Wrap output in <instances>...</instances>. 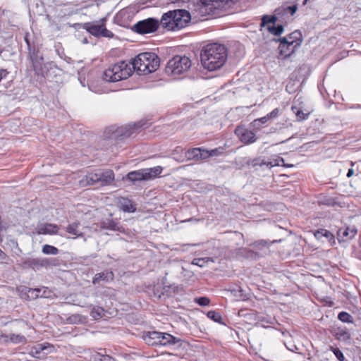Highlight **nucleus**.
Returning <instances> with one entry per match:
<instances>
[{
    "label": "nucleus",
    "mask_w": 361,
    "mask_h": 361,
    "mask_svg": "<svg viewBox=\"0 0 361 361\" xmlns=\"http://www.w3.org/2000/svg\"><path fill=\"white\" fill-rule=\"evenodd\" d=\"M192 66L191 59L186 56L176 55L170 59L166 67L168 74L180 75L188 72Z\"/></svg>",
    "instance_id": "39448f33"
},
{
    "label": "nucleus",
    "mask_w": 361,
    "mask_h": 361,
    "mask_svg": "<svg viewBox=\"0 0 361 361\" xmlns=\"http://www.w3.org/2000/svg\"><path fill=\"white\" fill-rule=\"evenodd\" d=\"M161 332L159 331H149L143 335L145 342L152 346H159V336Z\"/></svg>",
    "instance_id": "4be33fe9"
},
{
    "label": "nucleus",
    "mask_w": 361,
    "mask_h": 361,
    "mask_svg": "<svg viewBox=\"0 0 361 361\" xmlns=\"http://www.w3.org/2000/svg\"><path fill=\"white\" fill-rule=\"evenodd\" d=\"M281 166H283V167H286V168H291L293 166V164H285L283 162V163H281Z\"/></svg>",
    "instance_id": "13d9d810"
},
{
    "label": "nucleus",
    "mask_w": 361,
    "mask_h": 361,
    "mask_svg": "<svg viewBox=\"0 0 361 361\" xmlns=\"http://www.w3.org/2000/svg\"><path fill=\"white\" fill-rule=\"evenodd\" d=\"M24 40L28 47V49H30V39H29V33H26L24 36Z\"/></svg>",
    "instance_id": "5fc2aeb1"
},
{
    "label": "nucleus",
    "mask_w": 361,
    "mask_h": 361,
    "mask_svg": "<svg viewBox=\"0 0 361 361\" xmlns=\"http://www.w3.org/2000/svg\"><path fill=\"white\" fill-rule=\"evenodd\" d=\"M307 1H308V0H305V1H304V2H303V4H304V5H305V4H306L307 3Z\"/></svg>",
    "instance_id": "0e129e2a"
},
{
    "label": "nucleus",
    "mask_w": 361,
    "mask_h": 361,
    "mask_svg": "<svg viewBox=\"0 0 361 361\" xmlns=\"http://www.w3.org/2000/svg\"><path fill=\"white\" fill-rule=\"evenodd\" d=\"M114 279V274L112 271H104L100 273L96 274L92 278V283L97 284L100 281H104L106 283L113 281Z\"/></svg>",
    "instance_id": "6ab92c4d"
},
{
    "label": "nucleus",
    "mask_w": 361,
    "mask_h": 361,
    "mask_svg": "<svg viewBox=\"0 0 361 361\" xmlns=\"http://www.w3.org/2000/svg\"><path fill=\"white\" fill-rule=\"evenodd\" d=\"M108 228L112 230H118L117 224L114 221L109 223Z\"/></svg>",
    "instance_id": "864d4df0"
},
{
    "label": "nucleus",
    "mask_w": 361,
    "mask_h": 361,
    "mask_svg": "<svg viewBox=\"0 0 361 361\" xmlns=\"http://www.w3.org/2000/svg\"><path fill=\"white\" fill-rule=\"evenodd\" d=\"M176 338L171 334L161 332L159 346H167L176 343Z\"/></svg>",
    "instance_id": "b1692460"
},
{
    "label": "nucleus",
    "mask_w": 361,
    "mask_h": 361,
    "mask_svg": "<svg viewBox=\"0 0 361 361\" xmlns=\"http://www.w3.org/2000/svg\"><path fill=\"white\" fill-rule=\"evenodd\" d=\"M18 295L22 300L30 301L39 298L41 288H32L25 286H20L17 288Z\"/></svg>",
    "instance_id": "ddd939ff"
},
{
    "label": "nucleus",
    "mask_w": 361,
    "mask_h": 361,
    "mask_svg": "<svg viewBox=\"0 0 361 361\" xmlns=\"http://www.w3.org/2000/svg\"><path fill=\"white\" fill-rule=\"evenodd\" d=\"M118 205L120 209L124 212L133 213L136 211L135 205L133 203L132 200L127 197H118Z\"/></svg>",
    "instance_id": "a211bd4d"
},
{
    "label": "nucleus",
    "mask_w": 361,
    "mask_h": 361,
    "mask_svg": "<svg viewBox=\"0 0 361 361\" xmlns=\"http://www.w3.org/2000/svg\"><path fill=\"white\" fill-rule=\"evenodd\" d=\"M98 178L101 186H107L114 182L115 175L114 171L109 169L103 172H98Z\"/></svg>",
    "instance_id": "f3484780"
},
{
    "label": "nucleus",
    "mask_w": 361,
    "mask_h": 361,
    "mask_svg": "<svg viewBox=\"0 0 361 361\" xmlns=\"http://www.w3.org/2000/svg\"><path fill=\"white\" fill-rule=\"evenodd\" d=\"M162 171L161 166H156L149 169H142L133 171L123 177V180H128L132 183L142 180H148L157 178Z\"/></svg>",
    "instance_id": "423d86ee"
},
{
    "label": "nucleus",
    "mask_w": 361,
    "mask_h": 361,
    "mask_svg": "<svg viewBox=\"0 0 361 361\" xmlns=\"http://www.w3.org/2000/svg\"><path fill=\"white\" fill-rule=\"evenodd\" d=\"M105 134L107 137L109 138H123L129 137L132 134V130L130 128L128 127H118L115 128L114 126H111L106 129Z\"/></svg>",
    "instance_id": "f8f14e48"
},
{
    "label": "nucleus",
    "mask_w": 361,
    "mask_h": 361,
    "mask_svg": "<svg viewBox=\"0 0 361 361\" xmlns=\"http://www.w3.org/2000/svg\"><path fill=\"white\" fill-rule=\"evenodd\" d=\"M195 302L200 306H208L211 300L207 297H199L195 298Z\"/></svg>",
    "instance_id": "a19ab883"
},
{
    "label": "nucleus",
    "mask_w": 361,
    "mask_h": 361,
    "mask_svg": "<svg viewBox=\"0 0 361 361\" xmlns=\"http://www.w3.org/2000/svg\"><path fill=\"white\" fill-rule=\"evenodd\" d=\"M133 72L130 61H120L109 66L103 71L102 78L105 82H114L128 78Z\"/></svg>",
    "instance_id": "f03ea898"
},
{
    "label": "nucleus",
    "mask_w": 361,
    "mask_h": 361,
    "mask_svg": "<svg viewBox=\"0 0 361 361\" xmlns=\"http://www.w3.org/2000/svg\"><path fill=\"white\" fill-rule=\"evenodd\" d=\"M59 229V226L56 224H45L39 228L37 233L42 235H54L58 233Z\"/></svg>",
    "instance_id": "5701e85b"
},
{
    "label": "nucleus",
    "mask_w": 361,
    "mask_h": 361,
    "mask_svg": "<svg viewBox=\"0 0 361 361\" xmlns=\"http://www.w3.org/2000/svg\"><path fill=\"white\" fill-rule=\"evenodd\" d=\"M267 29H268L269 32H271V34H273L275 36L281 35L283 33V30H284L283 26L281 25H279L277 26H274V25L270 26V25H268L267 26Z\"/></svg>",
    "instance_id": "e433bc0d"
},
{
    "label": "nucleus",
    "mask_w": 361,
    "mask_h": 361,
    "mask_svg": "<svg viewBox=\"0 0 361 361\" xmlns=\"http://www.w3.org/2000/svg\"><path fill=\"white\" fill-rule=\"evenodd\" d=\"M314 235L317 240H321L322 237H326V238H333L332 233L326 229H319L316 231L314 233Z\"/></svg>",
    "instance_id": "473e14b6"
},
{
    "label": "nucleus",
    "mask_w": 361,
    "mask_h": 361,
    "mask_svg": "<svg viewBox=\"0 0 361 361\" xmlns=\"http://www.w3.org/2000/svg\"><path fill=\"white\" fill-rule=\"evenodd\" d=\"M80 226V223L78 221L73 222L66 227V231L72 234L73 235H75L76 237L81 235V234L78 233V228Z\"/></svg>",
    "instance_id": "7c9ffc66"
},
{
    "label": "nucleus",
    "mask_w": 361,
    "mask_h": 361,
    "mask_svg": "<svg viewBox=\"0 0 361 361\" xmlns=\"http://www.w3.org/2000/svg\"><path fill=\"white\" fill-rule=\"evenodd\" d=\"M160 22L154 18H149L147 19L138 21L133 27L135 32L139 34L152 33L157 30Z\"/></svg>",
    "instance_id": "1a4fd4ad"
},
{
    "label": "nucleus",
    "mask_w": 361,
    "mask_h": 361,
    "mask_svg": "<svg viewBox=\"0 0 361 361\" xmlns=\"http://www.w3.org/2000/svg\"><path fill=\"white\" fill-rule=\"evenodd\" d=\"M92 361H115L113 357L108 355H102L97 353L92 356Z\"/></svg>",
    "instance_id": "58836bf2"
},
{
    "label": "nucleus",
    "mask_w": 361,
    "mask_h": 361,
    "mask_svg": "<svg viewBox=\"0 0 361 361\" xmlns=\"http://www.w3.org/2000/svg\"><path fill=\"white\" fill-rule=\"evenodd\" d=\"M54 347L48 342L38 343L32 346L28 352L29 355L37 359H44L47 355L54 351Z\"/></svg>",
    "instance_id": "9d476101"
},
{
    "label": "nucleus",
    "mask_w": 361,
    "mask_h": 361,
    "mask_svg": "<svg viewBox=\"0 0 361 361\" xmlns=\"http://www.w3.org/2000/svg\"><path fill=\"white\" fill-rule=\"evenodd\" d=\"M356 164H357L356 162L350 161L351 167H353Z\"/></svg>",
    "instance_id": "052dcab7"
},
{
    "label": "nucleus",
    "mask_w": 361,
    "mask_h": 361,
    "mask_svg": "<svg viewBox=\"0 0 361 361\" xmlns=\"http://www.w3.org/2000/svg\"><path fill=\"white\" fill-rule=\"evenodd\" d=\"M81 187L92 186L99 183L98 173H88L79 182Z\"/></svg>",
    "instance_id": "412c9836"
},
{
    "label": "nucleus",
    "mask_w": 361,
    "mask_h": 361,
    "mask_svg": "<svg viewBox=\"0 0 361 361\" xmlns=\"http://www.w3.org/2000/svg\"><path fill=\"white\" fill-rule=\"evenodd\" d=\"M224 148L223 147H219L215 148L214 149L209 150V156L211 157H216L224 154Z\"/></svg>",
    "instance_id": "37998d69"
},
{
    "label": "nucleus",
    "mask_w": 361,
    "mask_h": 361,
    "mask_svg": "<svg viewBox=\"0 0 361 361\" xmlns=\"http://www.w3.org/2000/svg\"><path fill=\"white\" fill-rule=\"evenodd\" d=\"M297 5L288 6L279 8L277 11V14L281 16H286L289 14L290 16H293L297 11Z\"/></svg>",
    "instance_id": "bb28decb"
},
{
    "label": "nucleus",
    "mask_w": 361,
    "mask_h": 361,
    "mask_svg": "<svg viewBox=\"0 0 361 361\" xmlns=\"http://www.w3.org/2000/svg\"><path fill=\"white\" fill-rule=\"evenodd\" d=\"M190 19V14L186 10H174L164 13L160 24L168 30L173 31L186 27Z\"/></svg>",
    "instance_id": "20e7f679"
},
{
    "label": "nucleus",
    "mask_w": 361,
    "mask_h": 361,
    "mask_svg": "<svg viewBox=\"0 0 361 361\" xmlns=\"http://www.w3.org/2000/svg\"><path fill=\"white\" fill-rule=\"evenodd\" d=\"M133 71L147 75L157 70L160 64L159 56L152 52H142L130 60Z\"/></svg>",
    "instance_id": "7ed1b4c3"
},
{
    "label": "nucleus",
    "mask_w": 361,
    "mask_h": 361,
    "mask_svg": "<svg viewBox=\"0 0 361 361\" xmlns=\"http://www.w3.org/2000/svg\"><path fill=\"white\" fill-rule=\"evenodd\" d=\"M291 109L295 113L297 121H298L306 120L309 116V114L304 113L302 110L298 109L296 106H293Z\"/></svg>",
    "instance_id": "4c0bfd02"
},
{
    "label": "nucleus",
    "mask_w": 361,
    "mask_h": 361,
    "mask_svg": "<svg viewBox=\"0 0 361 361\" xmlns=\"http://www.w3.org/2000/svg\"><path fill=\"white\" fill-rule=\"evenodd\" d=\"M31 59H32V62L33 66L35 67V62H34V59H33L32 56L31 57Z\"/></svg>",
    "instance_id": "e2e57ef3"
},
{
    "label": "nucleus",
    "mask_w": 361,
    "mask_h": 361,
    "mask_svg": "<svg viewBox=\"0 0 361 361\" xmlns=\"http://www.w3.org/2000/svg\"><path fill=\"white\" fill-rule=\"evenodd\" d=\"M7 257V255L0 248V259L4 260Z\"/></svg>",
    "instance_id": "6e6d98bb"
},
{
    "label": "nucleus",
    "mask_w": 361,
    "mask_h": 361,
    "mask_svg": "<svg viewBox=\"0 0 361 361\" xmlns=\"http://www.w3.org/2000/svg\"><path fill=\"white\" fill-rule=\"evenodd\" d=\"M331 334L338 341H346L350 338V334L345 327H334Z\"/></svg>",
    "instance_id": "aec40b11"
},
{
    "label": "nucleus",
    "mask_w": 361,
    "mask_h": 361,
    "mask_svg": "<svg viewBox=\"0 0 361 361\" xmlns=\"http://www.w3.org/2000/svg\"><path fill=\"white\" fill-rule=\"evenodd\" d=\"M29 265L33 268L47 267L50 265L49 260L46 258H34L28 261Z\"/></svg>",
    "instance_id": "393cba45"
},
{
    "label": "nucleus",
    "mask_w": 361,
    "mask_h": 361,
    "mask_svg": "<svg viewBox=\"0 0 361 361\" xmlns=\"http://www.w3.org/2000/svg\"><path fill=\"white\" fill-rule=\"evenodd\" d=\"M237 0H200L197 11L202 16L215 15L216 10L230 6V3Z\"/></svg>",
    "instance_id": "0eeeda50"
},
{
    "label": "nucleus",
    "mask_w": 361,
    "mask_h": 361,
    "mask_svg": "<svg viewBox=\"0 0 361 361\" xmlns=\"http://www.w3.org/2000/svg\"><path fill=\"white\" fill-rule=\"evenodd\" d=\"M277 20V17L276 16H268L264 15L262 18L261 27H264L269 23L274 24Z\"/></svg>",
    "instance_id": "f704fd0d"
},
{
    "label": "nucleus",
    "mask_w": 361,
    "mask_h": 361,
    "mask_svg": "<svg viewBox=\"0 0 361 361\" xmlns=\"http://www.w3.org/2000/svg\"><path fill=\"white\" fill-rule=\"evenodd\" d=\"M41 289H42V292L39 294V297H41V298H49L50 297L49 293L51 291L47 288L43 287Z\"/></svg>",
    "instance_id": "09e8293b"
},
{
    "label": "nucleus",
    "mask_w": 361,
    "mask_h": 361,
    "mask_svg": "<svg viewBox=\"0 0 361 361\" xmlns=\"http://www.w3.org/2000/svg\"><path fill=\"white\" fill-rule=\"evenodd\" d=\"M330 349L334 353V354L335 355V356L339 361L345 360V357L339 348L331 346Z\"/></svg>",
    "instance_id": "79ce46f5"
},
{
    "label": "nucleus",
    "mask_w": 361,
    "mask_h": 361,
    "mask_svg": "<svg viewBox=\"0 0 361 361\" xmlns=\"http://www.w3.org/2000/svg\"><path fill=\"white\" fill-rule=\"evenodd\" d=\"M235 134L244 145H250L257 140L255 133L244 126H238L235 129Z\"/></svg>",
    "instance_id": "9b49d317"
},
{
    "label": "nucleus",
    "mask_w": 361,
    "mask_h": 361,
    "mask_svg": "<svg viewBox=\"0 0 361 361\" xmlns=\"http://www.w3.org/2000/svg\"><path fill=\"white\" fill-rule=\"evenodd\" d=\"M127 16H128V11L126 10H121L116 15L114 20L119 25L124 27L126 26V23L123 21V19L125 18Z\"/></svg>",
    "instance_id": "2f4dec72"
},
{
    "label": "nucleus",
    "mask_w": 361,
    "mask_h": 361,
    "mask_svg": "<svg viewBox=\"0 0 361 361\" xmlns=\"http://www.w3.org/2000/svg\"><path fill=\"white\" fill-rule=\"evenodd\" d=\"M338 318L340 321L344 323H353V318L352 315H350L349 313L346 312H341L338 315Z\"/></svg>",
    "instance_id": "c9c22d12"
},
{
    "label": "nucleus",
    "mask_w": 361,
    "mask_h": 361,
    "mask_svg": "<svg viewBox=\"0 0 361 361\" xmlns=\"http://www.w3.org/2000/svg\"><path fill=\"white\" fill-rule=\"evenodd\" d=\"M279 59H286L291 56L298 49V47H295L294 45L288 43L287 42L283 41L281 39H279Z\"/></svg>",
    "instance_id": "4468645a"
},
{
    "label": "nucleus",
    "mask_w": 361,
    "mask_h": 361,
    "mask_svg": "<svg viewBox=\"0 0 361 361\" xmlns=\"http://www.w3.org/2000/svg\"><path fill=\"white\" fill-rule=\"evenodd\" d=\"M2 341L6 343H10L9 335L0 334V341Z\"/></svg>",
    "instance_id": "8fccbe9b"
},
{
    "label": "nucleus",
    "mask_w": 361,
    "mask_h": 361,
    "mask_svg": "<svg viewBox=\"0 0 361 361\" xmlns=\"http://www.w3.org/2000/svg\"><path fill=\"white\" fill-rule=\"evenodd\" d=\"M9 340H10V343H12L14 344L25 343L27 342L26 337L21 334H9Z\"/></svg>",
    "instance_id": "c756f323"
},
{
    "label": "nucleus",
    "mask_w": 361,
    "mask_h": 361,
    "mask_svg": "<svg viewBox=\"0 0 361 361\" xmlns=\"http://www.w3.org/2000/svg\"><path fill=\"white\" fill-rule=\"evenodd\" d=\"M42 251L45 255H56L59 254V250L57 247L50 245H44L42 247Z\"/></svg>",
    "instance_id": "72a5a7b5"
},
{
    "label": "nucleus",
    "mask_w": 361,
    "mask_h": 361,
    "mask_svg": "<svg viewBox=\"0 0 361 361\" xmlns=\"http://www.w3.org/2000/svg\"><path fill=\"white\" fill-rule=\"evenodd\" d=\"M8 74V71L6 69L1 68L0 69V81L6 78Z\"/></svg>",
    "instance_id": "3c124183"
},
{
    "label": "nucleus",
    "mask_w": 361,
    "mask_h": 361,
    "mask_svg": "<svg viewBox=\"0 0 361 361\" xmlns=\"http://www.w3.org/2000/svg\"><path fill=\"white\" fill-rule=\"evenodd\" d=\"M280 39L298 48L302 44L303 40L302 32L298 30H296L287 36L281 37Z\"/></svg>",
    "instance_id": "dca6fc26"
},
{
    "label": "nucleus",
    "mask_w": 361,
    "mask_h": 361,
    "mask_svg": "<svg viewBox=\"0 0 361 361\" xmlns=\"http://www.w3.org/2000/svg\"><path fill=\"white\" fill-rule=\"evenodd\" d=\"M205 262H206L203 258H195L192 261V264L202 267H204Z\"/></svg>",
    "instance_id": "49530a36"
},
{
    "label": "nucleus",
    "mask_w": 361,
    "mask_h": 361,
    "mask_svg": "<svg viewBox=\"0 0 361 361\" xmlns=\"http://www.w3.org/2000/svg\"><path fill=\"white\" fill-rule=\"evenodd\" d=\"M207 316L210 319L214 321L215 322H220L222 317L220 313L216 312L214 310H210L207 312Z\"/></svg>",
    "instance_id": "ea45409f"
},
{
    "label": "nucleus",
    "mask_w": 361,
    "mask_h": 361,
    "mask_svg": "<svg viewBox=\"0 0 361 361\" xmlns=\"http://www.w3.org/2000/svg\"><path fill=\"white\" fill-rule=\"evenodd\" d=\"M180 0H168V3L176 4Z\"/></svg>",
    "instance_id": "bf43d9fd"
},
{
    "label": "nucleus",
    "mask_w": 361,
    "mask_h": 361,
    "mask_svg": "<svg viewBox=\"0 0 361 361\" xmlns=\"http://www.w3.org/2000/svg\"><path fill=\"white\" fill-rule=\"evenodd\" d=\"M200 161L207 159L210 157L209 150L200 147Z\"/></svg>",
    "instance_id": "c03bdc74"
},
{
    "label": "nucleus",
    "mask_w": 361,
    "mask_h": 361,
    "mask_svg": "<svg viewBox=\"0 0 361 361\" xmlns=\"http://www.w3.org/2000/svg\"><path fill=\"white\" fill-rule=\"evenodd\" d=\"M283 162H284V159L282 157H279L278 155H276L269 161H263L260 164V166H264V165L267 167L271 169V168H272L274 166H281V163H283Z\"/></svg>",
    "instance_id": "a878e982"
},
{
    "label": "nucleus",
    "mask_w": 361,
    "mask_h": 361,
    "mask_svg": "<svg viewBox=\"0 0 361 361\" xmlns=\"http://www.w3.org/2000/svg\"><path fill=\"white\" fill-rule=\"evenodd\" d=\"M106 17H104L99 20L85 23L83 25V28L94 37H103L111 39L114 37V35L111 31L106 29Z\"/></svg>",
    "instance_id": "6e6552de"
},
{
    "label": "nucleus",
    "mask_w": 361,
    "mask_h": 361,
    "mask_svg": "<svg viewBox=\"0 0 361 361\" xmlns=\"http://www.w3.org/2000/svg\"><path fill=\"white\" fill-rule=\"evenodd\" d=\"M355 173V169H353V168L350 169L347 173V177L348 178H350L351 176H353Z\"/></svg>",
    "instance_id": "4d7b16f0"
},
{
    "label": "nucleus",
    "mask_w": 361,
    "mask_h": 361,
    "mask_svg": "<svg viewBox=\"0 0 361 361\" xmlns=\"http://www.w3.org/2000/svg\"><path fill=\"white\" fill-rule=\"evenodd\" d=\"M105 314V310L100 306H94L90 312V316L94 319H99Z\"/></svg>",
    "instance_id": "c85d7f7f"
},
{
    "label": "nucleus",
    "mask_w": 361,
    "mask_h": 361,
    "mask_svg": "<svg viewBox=\"0 0 361 361\" xmlns=\"http://www.w3.org/2000/svg\"><path fill=\"white\" fill-rule=\"evenodd\" d=\"M227 57V48L219 43L205 45L200 54L202 66L209 71L220 69L226 62Z\"/></svg>",
    "instance_id": "f257e3e1"
},
{
    "label": "nucleus",
    "mask_w": 361,
    "mask_h": 361,
    "mask_svg": "<svg viewBox=\"0 0 361 361\" xmlns=\"http://www.w3.org/2000/svg\"><path fill=\"white\" fill-rule=\"evenodd\" d=\"M269 121V118L267 116H263L262 118L255 119L253 121L252 124L255 127L257 126H259V124H264Z\"/></svg>",
    "instance_id": "a18cd8bd"
},
{
    "label": "nucleus",
    "mask_w": 361,
    "mask_h": 361,
    "mask_svg": "<svg viewBox=\"0 0 361 361\" xmlns=\"http://www.w3.org/2000/svg\"><path fill=\"white\" fill-rule=\"evenodd\" d=\"M355 171L360 172V167L358 165L356 166Z\"/></svg>",
    "instance_id": "680f3d73"
},
{
    "label": "nucleus",
    "mask_w": 361,
    "mask_h": 361,
    "mask_svg": "<svg viewBox=\"0 0 361 361\" xmlns=\"http://www.w3.org/2000/svg\"><path fill=\"white\" fill-rule=\"evenodd\" d=\"M357 233V229L354 227H343L338 229L337 235L339 240L345 242L353 239Z\"/></svg>",
    "instance_id": "2eb2a0df"
},
{
    "label": "nucleus",
    "mask_w": 361,
    "mask_h": 361,
    "mask_svg": "<svg viewBox=\"0 0 361 361\" xmlns=\"http://www.w3.org/2000/svg\"><path fill=\"white\" fill-rule=\"evenodd\" d=\"M253 245L255 246V247L266 246L267 245V242L263 240L255 241L253 243Z\"/></svg>",
    "instance_id": "603ef678"
},
{
    "label": "nucleus",
    "mask_w": 361,
    "mask_h": 361,
    "mask_svg": "<svg viewBox=\"0 0 361 361\" xmlns=\"http://www.w3.org/2000/svg\"><path fill=\"white\" fill-rule=\"evenodd\" d=\"M185 157L189 160L200 161V147L189 149L185 152Z\"/></svg>",
    "instance_id": "cd10ccee"
},
{
    "label": "nucleus",
    "mask_w": 361,
    "mask_h": 361,
    "mask_svg": "<svg viewBox=\"0 0 361 361\" xmlns=\"http://www.w3.org/2000/svg\"><path fill=\"white\" fill-rule=\"evenodd\" d=\"M280 109L279 108H276L274 110H272L270 113L267 114V116L269 118V120L274 118L277 117L279 114Z\"/></svg>",
    "instance_id": "de8ad7c7"
}]
</instances>
